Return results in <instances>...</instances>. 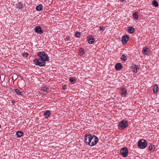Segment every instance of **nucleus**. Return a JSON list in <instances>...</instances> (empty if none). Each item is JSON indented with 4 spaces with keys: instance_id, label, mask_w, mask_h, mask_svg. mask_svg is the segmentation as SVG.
<instances>
[{
    "instance_id": "f257e3e1",
    "label": "nucleus",
    "mask_w": 159,
    "mask_h": 159,
    "mask_svg": "<svg viewBox=\"0 0 159 159\" xmlns=\"http://www.w3.org/2000/svg\"><path fill=\"white\" fill-rule=\"evenodd\" d=\"M39 58L34 59V61L36 66H44L46 64V61H49L48 55L44 52H39L37 53Z\"/></svg>"
},
{
    "instance_id": "f03ea898",
    "label": "nucleus",
    "mask_w": 159,
    "mask_h": 159,
    "mask_svg": "<svg viewBox=\"0 0 159 159\" xmlns=\"http://www.w3.org/2000/svg\"><path fill=\"white\" fill-rule=\"evenodd\" d=\"M128 125V123L126 120H122L119 123L118 128L120 129H123L126 128Z\"/></svg>"
},
{
    "instance_id": "7ed1b4c3",
    "label": "nucleus",
    "mask_w": 159,
    "mask_h": 159,
    "mask_svg": "<svg viewBox=\"0 0 159 159\" xmlns=\"http://www.w3.org/2000/svg\"><path fill=\"white\" fill-rule=\"evenodd\" d=\"M93 138V135L91 134H86L85 136L84 142L86 143H88L89 145H90L91 142V140Z\"/></svg>"
},
{
    "instance_id": "20e7f679",
    "label": "nucleus",
    "mask_w": 159,
    "mask_h": 159,
    "mask_svg": "<svg viewBox=\"0 0 159 159\" xmlns=\"http://www.w3.org/2000/svg\"><path fill=\"white\" fill-rule=\"evenodd\" d=\"M147 145V143L145 140H139L138 143L139 147L141 148H144L146 147Z\"/></svg>"
},
{
    "instance_id": "39448f33",
    "label": "nucleus",
    "mask_w": 159,
    "mask_h": 159,
    "mask_svg": "<svg viewBox=\"0 0 159 159\" xmlns=\"http://www.w3.org/2000/svg\"><path fill=\"white\" fill-rule=\"evenodd\" d=\"M120 154L123 157H125L128 154V150L126 147L122 148L120 151Z\"/></svg>"
},
{
    "instance_id": "423d86ee",
    "label": "nucleus",
    "mask_w": 159,
    "mask_h": 159,
    "mask_svg": "<svg viewBox=\"0 0 159 159\" xmlns=\"http://www.w3.org/2000/svg\"><path fill=\"white\" fill-rule=\"evenodd\" d=\"M93 138L92 140H91L90 144L89 145L92 146L95 145L98 141V139L96 136L93 135Z\"/></svg>"
},
{
    "instance_id": "0eeeda50",
    "label": "nucleus",
    "mask_w": 159,
    "mask_h": 159,
    "mask_svg": "<svg viewBox=\"0 0 159 159\" xmlns=\"http://www.w3.org/2000/svg\"><path fill=\"white\" fill-rule=\"evenodd\" d=\"M34 30L36 33L37 34H41L43 33V31L39 26H38L35 27Z\"/></svg>"
},
{
    "instance_id": "6e6552de",
    "label": "nucleus",
    "mask_w": 159,
    "mask_h": 159,
    "mask_svg": "<svg viewBox=\"0 0 159 159\" xmlns=\"http://www.w3.org/2000/svg\"><path fill=\"white\" fill-rule=\"evenodd\" d=\"M129 39V36L127 35H125L122 38V41L123 44H125L127 43Z\"/></svg>"
},
{
    "instance_id": "1a4fd4ad",
    "label": "nucleus",
    "mask_w": 159,
    "mask_h": 159,
    "mask_svg": "<svg viewBox=\"0 0 159 159\" xmlns=\"http://www.w3.org/2000/svg\"><path fill=\"white\" fill-rule=\"evenodd\" d=\"M122 66L120 63H117L115 66V68L117 70H120L122 69Z\"/></svg>"
},
{
    "instance_id": "9d476101",
    "label": "nucleus",
    "mask_w": 159,
    "mask_h": 159,
    "mask_svg": "<svg viewBox=\"0 0 159 159\" xmlns=\"http://www.w3.org/2000/svg\"><path fill=\"white\" fill-rule=\"evenodd\" d=\"M142 52L144 55H147L148 53L149 49L146 47H144L143 48Z\"/></svg>"
},
{
    "instance_id": "9b49d317",
    "label": "nucleus",
    "mask_w": 159,
    "mask_h": 159,
    "mask_svg": "<svg viewBox=\"0 0 159 159\" xmlns=\"http://www.w3.org/2000/svg\"><path fill=\"white\" fill-rule=\"evenodd\" d=\"M128 31L130 34H133L134 32V28L132 26H129L128 28Z\"/></svg>"
},
{
    "instance_id": "f8f14e48",
    "label": "nucleus",
    "mask_w": 159,
    "mask_h": 159,
    "mask_svg": "<svg viewBox=\"0 0 159 159\" xmlns=\"http://www.w3.org/2000/svg\"><path fill=\"white\" fill-rule=\"evenodd\" d=\"M15 92L18 95H23L25 93V92L24 91H22V92H20V91L17 89H15Z\"/></svg>"
},
{
    "instance_id": "ddd939ff",
    "label": "nucleus",
    "mask_w": 159,
    "mask_h": 159,
    "mask_svg": "<svg viewBox=\"0 0 159 159\" xmlns=\"http://www.w3.org/2000/svg\"><path fill=\"white\" fill-rule=\"evenodd\" d=\"M51 112L49 110H47L44 112V116L46 118H48L50 115Z\"/></svg>"
},
{
    "instance_id": "4468645a",
    "label": "nucleus",
    "mask_w": 159,
    "mask_h": 159,
    "mask_svg": "<svg viewBox=\"0 0 159 159\" xmlns=\"http://www.w3.org/2000/svg\"><path fill=\"white\" fill-rule=\"evenodd\" d=\"M24 134V133L21 131H18L16 133V135L18 138H20Z\"/></svg>"
},
{
    "instance_id": "2eb2a0df",
    "label": "nucleus",
    "mask_w": 159,
    "mask_h": 159,
    "mask_svg": "<svg viewBox=\"0 0 159 159\" xmlns=\"http://www.w3.org/2000/svg\"><path fill=\"white\" fill-rule=\"evenodd\" d=\"M138 66L134 65L132 66L131 68L132 69L133 71L134 72L136 73L137 71Z\"/></svg>"
},
{
    "instance_id": "dca6fc26",
    "label": "nucleus",
    "mask_w": 159,
    "mask_h": 159,
    "mask_svg": "<svg viewBox=\"0 0 159 159\" xmlns=\"http://www.w3.org/2000/svg\"><path fill=\"white\" fill-rule=\"evenodd\" d=\"M88 40V43L90 44H93L95 41V39L93 38L90 37Z\"/></svg>"
},
{
    "instance_id": "f3484780",
    "label": "nucleus",
    "mask_w": 159,
    "mask_h": 159,
    "mask_svg": "<svg viewBox=\"0 0 159 159\" xmlns=\"http://www.w3.org/2000/svg\"><path fill=\"white\" fill-rule=\"evenodd\" d=\"M17 6V8H18L19 9H21L23 7V5L22 3L21 2H19L18 4H16Z\"/></svg>"
},
{
    "instance_id": "a211bd4d",
    "label": "nucleus",
    "mask_w": 159,
    "mask_h": 159,
    "mask_svg": "<svg viewBox=\"0 0 159 159\" xmlns=\"http://www.w3.org/2000/svg\"><path fill=\"white\" fill-rule=\"evenodd\" d=\"M43 6L41 4H40V5H39L37 6L36 7V10L37 11H41L43 9Z\"/></svg>"
},
{
    "instance_id": "6ab92c4d",
    "label": "nucleus",
    "mask_w": 159,
    "mask_h": 159,
    "mask_svg": "<svg viewBox=\"0 0 159 159\" xmlns=\"http://www.w3.org/2000/svg\"><path fill=\"white\" fill-rule=\"evenodd\" d=\"M121 94L123 96H126L127 93V91L125 89L123 88L121 89Z\"/></svg>"
},
{
    "instance_id": "aec40b11",
    "label": "nucleus",
    "mask_w": 159,
    "mask_h": 159,
    "mask_svg": "<svg viewBox=\"0 0 159 159\" xmlns=\"http://www.w3.org/2000/svg\"><path fill=\"white\" fill-rule=\"evenodd\" d=\"M41 90L47 93H48L50 90L49 88L46 87H43L41 88Z\"/></svg>"
},
{
    "instance_id": "412c9836",
    "label": "nucleus",
    "mask_w": 159,
    "mask_h": 159,
    "mask_svg": "<svg viewBox=\"0 0 159 159\" xmlns=\"http://www.w3.org/2000/svg\"><path fill=\"white\" fill-rule=\"evenodd\" d=\"M155 149V146H153L152 145H150L148 148V150L152 152V151L153 150V152L154 151V150Z\"/></svg>"
},
{
    "instance_id": "4be33fe9",
    "label": "nucleus",
    "mask_w": 159,
    "mask_h": 159,
    "mask_svg": "<svg viewBox=\"0 0 159 159\" xmlns=\"http://www.w3.org/2000/svg\"><path fill=\"white\" fill-rule=\"evenodd\" d=\"M133 16L134 18L137 20L138 18V12H135L133 14Z\"/></svg>"
},
{
    "instance_id": "5701e85b",
    "label": "nucleus",
    "mask_w": 159,
    "mask_h": 159,
    "mask_svg": "<svg viewBox=\"0 0 159 159\" xmlns=\"http://www.w3.org/2000/svg\"><path fill=\"white\" fill-rule=\"evenodd\" d=\"M70 81L71 84H74L76 81L74 77H70L69 79Z\"/></svg>"
},
{
    "instance_id": "b1692460",
    "label": "nucleus",
    "mask_w": 159,
    "mask_h": 159,
    "mask_svg": "<svg viewBox=\"0 0 159 159\" xmlns=\"http://www.w3.org/2000/svg\"><path fill=\"white\" fill-rule=\"evenodd\" d=\"M120 59L124 62H125L126 61V57L124 55H123L121 56Z\"/></svg>"
},
{
    "instance_id": "393cba45",
    "label": "nucleus",
    "mask_w": 159,
    "mask_h": 159,
    "mask_svg": "<svg viewBox=\"0 0 159 159\" xmlns=\"http://www.w3.org/2000/svg\"><path fill=\"white\" fill-rule=\"evenodd\" d=\"M158 88L157 85H155L154 87L153 92L154 93H156L158 92Z\"/></svg>"
},
{
    "instance_id": "a878e982",
    "label": "nucleus",
    "mask_w": 159,
    "mask_h": 159,
    "mask_svg": "<svg viewBox=\"0 0 159 159\" xmlns=\"http://www.w3.org/2000/svg\"><path fill=\"white\" fill-rule=\"evenodd\" d=\"M152 4L156 7H158V3L157 2L156 0H154L152 2Z\"/></svg>"
},
{
    "instance_id": "bb28decb",
    "label": "nucleus",
    "mask_w": 159,
    "mask_h": 159,
    "mask_svg": "<svg viewBox=\"0 0 159 159\" xmlns=\"http://www.w3.org/2000/svg\"><path fill=\"white\" fill-rule=\"evenodd\" d=\"M84 52L85 51L84 49L83 48H81L79 50V53L80 55H82L84 54Z\"/></svg>"
},
{
    "instance_id": "cd10ccee",
    "label": "nucleus",
    "mask_w": 159,
    "mask_h": 159,
    "mask_svg": "<svg viewBox=\"0 0 159 159\" xmlns=\"http://www.w3.org/2000/svg\"><path fill=\"white\" fill-rule=\"evenodd\" d=\"M80 33L79 32H76L75 33V36L76 37L79 38L80 36Z\"/></svg>"
},
{
    "instance_id": "c85d7f7f",
    "label": "nucleus",
    "mask_w": 159,
    "mask_h": 159,
    "mask_svg": "<svg viewBox=\"0 0 159 159\" xmlns=\"http://www.w3.org/2000/svg\"><path fill=\"white\" fill-rule=\"evenodd\" d=\"M28 55V54L26 52H24V53H23V54H22V55L23 56L25 57H27Z\"/></svg>"
},
{
    "instance_id": "c756f323",
    "label": "nucleus",
    "mask_w": 159,
    "mask_h": 159,
    "mask_svg": "<svg viewBox=\"0 0 159 159\" xmlns=\"http://www.w3.org/2000/svg\"><path fill=\"white\" fill-rule=\"evenodd\" d=\"M100 29L101 30L104 31L105 30V28L104 27L101 25L100 26Z\"/></svg>"
},
{
    "instance_id": "7c9ffc66",
    "label": "nucleus",
    "mask_w": 159,
    "mask_h": 159,
    "mask_svg": "<svg viewBox=\"0 0 159 159\" xmlns=\"http://www.w3.org/2000/svg\"><path fill=\"white\" fill-rule=\"evenodd\" d=\"M63 89H64V90H66V87H65V86H64L63 87Z\"/></svg>"
},
{
    "instance_id": "2f4dec72",
    "label": "nucleus",
    "mask_w": 159,
    "mask_h": 159,
    "mask_svg": "<svg viewBox=\"0 0 159 159\" xmlns=\"http://www.w3.org/2000/svg\"><path fill=\"white\" fill-rule=\"evenodd\" d=\"M66 40H68L69 39V37H66Z\"/></svg>"
},
{
    "instance_id": "473e14b6",
    "label": "nucleus",
    "mask_w": 159,
    "mask_h": 159,
    "mask_svg": "<svg viewBox=\"0 0 159 159\" xmlns=\"http://www.w3.org/2000/svg\"><path fill=\"white\" fill-rule=\"evenodd\" d=\"M15 101L13 102V101H12V103L13 104H14L15 103Z\"/></svg>"
},
{
    "instance_id": "72a5a7b5",
    "label": "nucleus",
    "mask_w": 159,
    "mask_h": 159,
    "mask_svg": "<svg viewBox=\"0 0 159 159\" xmlns=\"http://www.w3.org/2000/svg\"><path fill=\"white\" fill-rule=\"evenodd\" d=\"M120 1L121 2H123L124 1H125V0H120Z\"/></svg>"
},
{
    "instance_id": "f704fd0d",
    "label": "nucleus",
    "mask_w": 159,
    "mask_h": 159,
    "mask_svg": "<svg viewBox=\"0 0 159 159\" xmlns=\"http://www.w3.org/2000/svg\"><path fill=\"white\" fill-rule=\"evenodd\" d=\"M1 125L0 124V128H1Z\"/></svg>"
}]
</instances>
